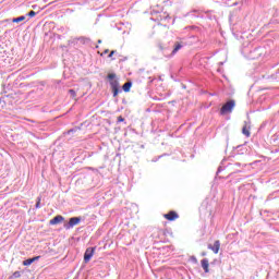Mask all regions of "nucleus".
<instances>
[{
	"label": "nucleus",
	"mask_w": 279,
	"mask_h": 279,
	"mask_svg": "<svg viewBox=\"0 0 279 279\" xmlns=\"http://www.w3.org/2000/svg\"><path fill=\"white\" fill-rule=\"evenodd\" d=\"M23 21H25V15L13 19V23H21Z\"/></svg>",
	"instance_id": "9b49d317"
},
{
	"label": "nucleus",
	"mask_w": 279,
	"mask_h": 279,
	"mask_svg": "<svg viewBox=\"0 0 279 279\" xmlns=\"http://www.w3.org/2000/svg\"><path fill=\"white\" fill-rule=\"evenodd\" d=\"M93 256H95V247H88V248L85 251V254H84V260H85V263H89V262H90V258H93Z\"/></svg>",
	"instance_id": "7ed1b4c3"
},
{
	"label": "nucleus",
	"mask_w": 279,
	"mask_h": 279,
	"mask_svg": "<svg viewBox=\"0 0 279 279\" xmlns=\"http://www.w3.org/2000/svg\"><path fill=\"white\" fill-rule=\"evenodd\" d=\"M114 77H117V75L113 73L108 75V80H110V82L116 81Z\"/></svg>",
	"instance_id": "4468645a"
},
{
	"label": "nucleus",
	"mask_w": 279,
	"mask_h": 279,
	"mask_svg": "<svg viewBox=\"0 0 279 279\" xmlns=\"http://www.w3.org/2000/svg\"><path fill=\"white\" fill-rule=\"evenodd\" d=\"M242 133L244 134V136H250V126L247 125V122H245L243 129H242Z\"/></svg>",
	"instance_id": "6e6552de"
},
{
	"label": "nucleus",
	"mask_w": 279,
	"mask_h": 279,
	"mask_svg": "<svg viewBox=\"0 0 279 279\" xmlns=\"http://www.w3.org/2000/svg\"><path fill=\"white\" fill-rule=\"evenodd\" d=\"M105 53H108V50H105Z\"/></svg>",
	"instance_id": "a878e982"
},
{
	"label": "nucleus",
	"mask_w": 279,
	"mask_h": 279,
	"mask_svg": "<svg viewBox=\"0 0 279 279\" xmlns=\"http://www.w3.org/2000/svg\"><path fill=\"white\" fill-rule=\"evenodd\" d=\"M27 16H29L31 19H34V16H36V12L31 11V12L27 13Z\"/></svg>",
	"instance_id": "2eb2a0df"
},
{
	"label": "nucleus",
	"mask_w": 279,
	"mask_h": 279,
	"mask_svg": "<svg viewBox=\"0 0 279 279\" xmlns=\"http://www.w3.org/2000/svg\"><path fill=\"white\" fill-rule=\"evenodd\" d=\"M13 278H21V272L20 271H15L13 274Z\"/></svg>",
	"instance_id": "a211bd4d"
},
{
	"label": "nucleus",
	"mask_w": 279,
	"mask_h": 279,
	"mask_svg": "<svg viewBox=\"0 0 279 279\" xmlns=\"http://www.w3.org/2000/svg\"><path fill=\"white\" fill-rule=\"evenodd\" d=\"M32 260H34V263H36V260H40V256H35L32 258Z\"/></svg>",
	"instance_id": "aec40b11"
},
{
	"label": "nucleus",
	"mask_w": 279,
	"mask_h": 279,
	"mask_svg": "<svg viewBox=\"0 0 279 279\" xmlns=\"http://www.w3.org/2000/svg\"><path fill=\"white\" fill-rule=\"evenodd\" d=\"M98 45H101V39L98 40Z\"/></svg>",
	"instance_id": "393cba45"
},
{
	"label": "nucleus",
	"mask_w": 279,
	"mask_h": 279,
	"mask_svg": "<svg viewBox=\"0 0 279 279\" xmlns=\"http://www.w3.org/2000/svg\"><path fill=\"white\" fill-rule=\"evenodd\" d=\"M118 121H120V122L123 121V118H122V117H119V118H118Z\"/></svg>",
	"instance_id": "b1692460"
},
{
	"label": "nucleus",
	"mask_w": 279,
	"mask_h": 279,
	"mask_svg": "<svg viewBox=\"0 0 279 279\" xmlns=\"http://www.w3.org/2000/svg\"><path fill=\"white\" fill-rule=\"evenodd\" d=\"M69 93H70L71 97H75V95H76L74 89H70Z\"/></svg>",
	"instance_id": "6ab92c4d"
},
{
	"label": "nucleus",
	"mask_w": 279,
	"mask_h": 279,
	"mask_svg": "<svg viewBox=\"0 0 279 279\" xmlns=\"http://www.w3.org/2000/svg\"><path fill=\"white\" fill-rule=\"evenodd\" d=\"M182 49V44H175L174 49L172 50V56H175Z\"/></svg>",
	"instance_id": "9d476101"
},
{
	"label": "nucleus",
	"mask_w": 279,
	"mask_h": 279,
	"mask_svg": "<svg viewBox=\"0 0 279 279\" xmlns=\"http://www.w3.org/2000/svg\"><path fill=\"white\" fill-rule=\"evenodd\" d=\"M32 263H34V259L28 258V259H25V260L23 262V265H24L25 267H29V265H32Z\"/></svg>",
	"instance_id": "ddd939ff"
},
{
	"label": "nucleus",
	"mask_w": 279,
	"mask_h": 279,
	"mask_svg": "<svg viewBox=\"0 0 279 279\" xmlns=\"http://www.w3.org/2000/svg\"><path fill=\"white\" fill-rule=\"evenodd\" d=\"M62 221H64V217L57 216L50 220V226H57V223H62Z\"/></svg>",
	"instance_id": "423d86ee"
},
{
	"label": "nucleus",
	"mask_w": 279,
	"mask_h": 279,
	"mask_svg": "<svg viewBox=\"0 0 279 279\" xmlns=\"http://www.w3.org/2000/svg\"><path fill=\"white\" fill-rule=\"evenodd\" d=\"M113 97H117V95H119V87L118 88H113Z\"/></svg>",
	"instance_id": "f3484780"
},
{
	"label": "nucleus",
	"mask_w": 279,
	"mask_h": 279,
	"mask_svg": "<svg viewBox=\"0 0 279 279\" xmlns=\"http://www.w3.org/2000/svg\"><path fill=\"white\" fill-rule=\"evenodd\" d=\"M201 264H202V268L204 269V271H205L206 274H208V267H209L208 259H203V260L201 262Z\"/></svg>",
	"instance_id": "0eeeda50"
},
{
	"label": "nucleus",
	"mask_w": 279,
	"mask_h": 279,
	"mask_svg": "<svg viewBox=\"0 0 279 279\" xmlns=\"http://www.w3.org/2000/svg\"><path fill=\"white\" fill-rule=\"evenodd\" d=\"M221 247V242L219 240L215 241L214 245L208 244V250H211L214 254H219V248Z\"/></svg>",
	"instance_id": "20e7f679"
},
{
	"label": "nucleus",
	"mask_w": 279,
	"mask_h": 279,
	"mask_svg": "<svg viewBox=\"0 0 279 279\" xmlns=\"http://www.w3.org/2000/svg\"><path fill=\"white\" fill-rule=\"evenodd\" d=\"M112 56H114V50L109 53L108 58H112Z\"/></svg>",
	"instance_id": "4be33fe9"
},
{
	"label": "nucleus",
	"mask_w": 279,
	"mask_h": 279,
	"mask_svg": "<svg viewBox=\"0 0 279 279\" xmlns=\"http://www.w3.org/2000/svg\"><path fill=\"white\" fill-rule=\"evenodd\" d=\"M165 219H168V221H175V219H178V214L175 211H170L165 215Z\"/></svg>",
	"instance_id": "39448f33"
},
{
	"label": "nucleus",
	"mask_w": 279,
	"mask_h": 279,
	"mask_svg": "<svg viewBox=\"0 0 279 279\" xmlns=\"http://www.w3.org/2000/svg\"><path fill=\"white\" fill-rule=\"evenodd\" d=\"M110 86H111V88L113 89V88H119V81H110Z\"/></svg>",
	"instance_id": "f8f14e48"
},
{
	"label": "nucleus",
	"mask_w": 279,
	"mask_h": 279,
	"mask_svg": "<svg viewBox=\"0 0 279 279\" xmlns=\"http://www.w3.org/2000/svg\"><path fill=\"white\" fill-rule=\"evenodd\" d=\"M82 221L80 217L70 218L69 222L64 225L65 230H71V228H75Z\"/></svg>",
	"instance_id": "f03ea898"
},
{
	"label": "nucleus",
	"mask_w": 279,
	"mask_h": 279,
	"mask_svg": "<svg viewBox=\"0 0 279 279\" xmlns=\"http://www.w3.org/2000/svg\"><path fill=\"white\" fill-rule=\"evenodd\" d=\"M123 90L124 93H130V88H132V83L131 82H126L124 85H123Z\"/></svg>",
	"instance_id": "1a4fd4ad"
},
{
	"label": "nucleus",
	"mask_w": 279,
	"mask_h": 279,
	"mask_svg": "<svg viewBox=\"0 0 279 279\" xmlns=\"http://www.w3.org/2000/svg\"><path fill=\"white\" fill-rule=\"evenodd\" d=\"M73 132H77V129H72V130H70V131L68 132V134H71V133H73Z\"/></svg>",
	"instance_id": "412c9836"
},
{
	"label": "nucleus",
	"mask_w": 279,
	"mask_h": 279,
	"mask_svg": "<svg viewBox=\"0 0 279 279\" xmlns=\"http://www.w3.org/2000/svg\"><path fill=\"white\" fill-rule=\"evenodd\" d=\"M236 106V102L234 100L227 101L220 109V114H230L232 110H234V107Z\"/></svg>",
	"instance_id": "f257e3e1"
},
{
	"label": "nucleus",
	"mask_w": 279,
	"mask_h": 279,
	"mask_svg": "<svg viewBox=\"0 0 279 279\" xmlns=\"http://www.w3.org/2000/svg\"><path fill=\"white\" fill-rule=\"evenodd\" d=\"M4 105H5V102L0 100L1 108H3Z\"/></svg>",
	"instance_id": "5701e85b"
},
{
	"label": "nucleus",
	"mask_w": 279,
	"mask_h": 279,
	"mask_svg": "<svg viewBox=\"0 0 279 279\" xmlns=\"http://www.w3.org/2000/svg\"><path fill=\"white\" fill-rule=\"evenodd\" d=\"M40 196L37 197V203L35 205V208H40Z\"/></svg>",
	"instance_id": "dca6fc26"
}]
</instances>
